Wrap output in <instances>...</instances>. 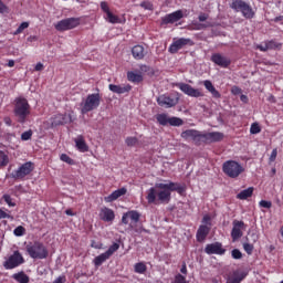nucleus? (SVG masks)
<instances>
[{"label":"nucleus","mask_w":283,"mask_h":283,"mask_svg":"<svg viewBox=\"0 0 283 283\" xmlns=\"http://www.w3.org/2000/svg\"><path fill=\"white\" fill-rule=\"evenodd\" d=\"M185 45H193V41L189 38H180L170 44L168 52H170V54H178V51L182 50Z\"/></svg>","instance_id":"nucleus-13"},{"label":"nucleus","mask_w":283,"mask_h":283,"mask_svg":"<svg viewBox=\"0 0 283 283\" xmlns=\"http://www.w3.org/2000/svg\"><path fill=\"white\" fill-rule=\"evenodd\" d=\"M222 171L228 178H239L244 174V167L235 160H227L222 165Z\"/></svg>","instance_id":"nucleus-5"},{"label":"nucleus","mask_w":283,"mask_h":283,"mask_svg":"<svg viewBox=\"0 0 283 283\" xmlns=\"http://www.w3.org/2000/svg\"><path fill=\"white\" fill-rule=\"evenodd\" d=\"M127 193V188H119L115 191H113L109 196L105 197V202H114L115 200H118L122 196H125Z\"/></svg>","instance_id":"nucleus-26"},{"label":"nucleus","mask_w":283,"mask_h":283,"mask_svg":"<svg viewBox=\"0 0 283 283\" xmlns=\"http://www.w3.org/2000/svg\"><path fill=\"white\" fill-rule=\"evenodd\" d=\"M140 7L145 8V10H151L153 8V6L149 2H142Z\"/></svg>","instance_id":"nucleus-56"},{"label":"nucleus","mask_w":283,"mask_h":283,"mask_svg":"<svg viewBox=\"0 0 283 283\" xmlns=\"http://www.w3.org/2000/svg\"><path fill=\"white\" fill-rule=\"evenodd\" d=\"M259 50H260L261 52H266V51H269V46H268L266 42H265V45H259Z\"/></svg>","instance_id":"nucleus-60"},{"label":"nucleus","mask_w":283,"mask_h":283,"mask_svg":"<svg viewBox=\"0 0 283 283\" xmlns=\"http://www.w3.org/2000/svg\"><path fill=\"white\" fill-rule=\"evenodd\" d=\"M198 19H199L200 22H205V21H207V19H209V14L200 13Z\"/></svg>","instance_id":"nucleus-55"},{"label":"nucleus","mask_w":283,"mask_h":283,"mask_svg":"<svg viewBox=\"0 0 283 283\" xmlns=\"http://www.w3.org/2000/svg\"><path fill=\"white\" fill-rule=\"evenodd\" d=\"M101 106V94L93 93L88 94L84 102L81 103V114H87L90 112H94V109H98Z\"/></svg>","instance_id":"nucleus-4"},{"label":"nucleus","mask_w":283,"mask_h":283,"mask_svg":"<svg viewBox=\"0 0 283 283\" xmlns=\"http://www.w3.org/2000/svg\"><path fill=\"white\" fill-rule=\"evenodd\" d=\"M202 223L209 224V227H211V217L209 214L203 216Z\"/></svg>","instance_id":"nucleus-54"},{"label":"nucleus","mask_w":283,"mask_h":283,"mask_svg":"<svg viewBox=\"0 0 283 283\" xmlns=\"http://www.w3.org/2000/svg\"><path fill=\"white\" fill-rule=\"evenodd\" d=\"M8 12H10V9L8 6H6V3H3V1L0 0V14H6Z\"/></svg>","instance_id":"nucleus-49"},{"label":"nucleus","mask_w":283,"mask_h":283,"mask_svg":"<svg viewBox=\"0 0 283 283\" xmlns=\"http://www.w3.org/2000/svg\"><path fill=\"white\" fill-rule=\"evenodd\" d=\"M203 85H205L206 90H208L210 92V94L213 98H220L222 96L220 94V92H218V90H216V86H213V83H211V81H209V80L203 81Z\"/></svg>","instance_id":"nucleus-28"},{"label":"nucleus","mask_w":283,"mask_h":283,"mask_svg":"<svg viewBox=\"0 0 283 283\" xmlns=\"http://www.w3.org/2000/svg\"><path fill=\"white\" fill-rule=\"evenodd\" d=\"M211 231V227H208L206 224H201L197 230V242H205L207 240V235H209V232Z\"/></svg>","instance_id":"nucleus-25"},{"label":"nucleus","mask_w":283,"mask_h":283,"mask_svg":"<svg viewBox=\"0 0 283 283\" xmlns=\"http://www.w3.org/2000/svg\"><path fill=\"white\" fill-rule=\"evenodd\" d=\"M81 25V18H66L54 24L57 32H67V30H74Z\"/></svg>","instance_id":"nucleus-9"},{"label":"nucleus","mask_w":283,"mask_h":283,"mask_svg":"<svg viewBox=\"0 0 283 283\" xmlns=\"http://www.w3.org/2000/svg\"><path fill=\"white\" fill-rule=\"evenodd\" d=\"M224 138V134L220 132H212V133H203L202 143L210 144V143H220Z\"/></svg>","instance_id":"nucleus-21"},{"label":"nucleus","mask_w":283,"mask_h":283,"mask_svg":"<svg viewBox=\"0 0 283 283\" xmlns=\"http://www.w3.org/2000/svg\"><path fill=\"white\" fill-rule=\"evenodd\" d=\"M254 188L249 187L237 195L238 200H247L253 196Z\"/></svg>","instance_id":"nucleus-32"},{"label":"nucleus","mask_w":283,"mask_h":283,"mask_svg":"<svg viewBox=\"0 0 283 283\" xmlns=\"http://www.w3.org/2000/svg\"><path fill=\"white\" fill-rule=\"evenodd\" d=\"M0 163L4 167H8V164L10 163V158L3 150H0Z\"/></svg>","instance_id":"nucleus-38"},{"label":"nucleus","mask_w":283,"mask_h":283,"mask_svg":"<svg viewBox=\"0 0 283 283\" xmlns=\"http://www.w3.org/2000/svg\"><path fill=\"white\" fill-rule=\"evenodd\" d=\"M7 65L8 67H12L14 65V60H9Z\"/></svg>","instance_id":"nucleus-64"},{"label":"nucleus","mask_w":283,"mask_h":283,"mask_svg":"<svg viewBox=\"0 0 283 283\" xmlns=\"http://www.w3.org/2000/svg\"><path fill=\"white\" fill-rule=\"evenodd\" d=\"M259 206L262 207L263 209H271V207H273V203L271 201L261 200L259 202Z\"/></svg>","instance_id":"nucleus-48"},{"label":"nucleus","mask_w":283,"mask_h":283,"mask_svg":"<svg viewBox=\"0 0 283 283\" xmlns=\"http://www.w3.org/2000/svg\"><path fill=\"white\" fill-rule=\"evenodd\" d=\"M34 171V164L32 161H27L22 164L17 170L10 174V178L13 180H23L25 176H30Z\"/></svg>","instance_id":"nucleus-8"},{"label":"nucleus","mask_w":283,"mask_h":283,"mask_svg":"<svg viewBox=\"0 0 283 283\" xmlns=\"http://www.w3.org/2000/svg\"><path fill=\"white\" fill-rule=\"evenodd\" d=\"M140 220V213L136 210H130L123 214L122 224H128L129 229H134Z\"/></svg>","instance_id":"nucleus-11"},{"label":"nucleus","mask_w":283,"mask_h":283,"mask_svg":"<svg viewBox=\"0 0 283 283\" xmlns=\"http://www.w3.org/2000/svg\"><path fill=\"white\" fill-rule=\"evenodd\" d=\"M275 158H277V148H274L270 155V163H275Z\"/></svg>","instance_id":"nucleus-53"},{"label":"nucleus","mask_w":283,"mask_h":283,"mask_svg":"<svg viewBox=\"0 0 283 283\" xmlns=\"http://www.w3.org/2000/svg\"><path fill=\"white\" fill-rule=\"evenodd\" d=\"M13 280L19 283H29L30 282V276L24 274L23 272H19L12 275Z\"/></svg>","instance_id":"nucleus-34"},{"label":"nucleus","mask_w":283,"mask_h":283,"mask_svg":"<svg viewBox=\"0 0 283 283\" xmlns=\"http://www.w3.org/2000/svg\"><path fill=\"white\" fill-rule=\"evenodd\" d=\"M28 28H30V22H22L13 32V34L17 36L18 34H21L23 30H28Z\"/></svg>","instance_id":"nucleus-36"},{"label":"nucleus","mask_w":283,"mask_h":283,"mask_svg":"<svg viewBox=\"0 0 283 283\" xmlns=\"http://www.w3.org/2000/svg\"><path fill=\"white\" fill-rule=\"evenodd\" d=\"M108 88L113 94H127L132 92V85L129 84H123V85H115V84H109Z\"/></svg>","instance_id":"nucleus-23"},{"label":"nucleus","mask_w":283,"mask_h":283,"mask_svg":"<svg viewBox=\"0 0 283 283\" xmlns=\"http://www.w3.org/2000/svg\"><path fill=\"white\" fill-rule=\"evenodd\" d=\"M171 191H177V193L182 196L184 192L187 191V188L172 181L155 184V187H151L146 191V200L148 205H157V202L169 205L171 201Z\"/></svg>","instance_id":"nucleus-1"},{"label":"nucleus","mask_w":283,"mask_h":283,"mask_svg":"<svg viewBox=\"0 0 283 283\" xmlns=\"http://www.w3.org/2000/svg\"><path fill=\"white\" fill-rule=\"evenodd\" d=\"M247 275V272H233V274L227 279V283H241Z\"/></svg>","instance_id":"nucleus-27"},{"label":"nucleus","mask_w":283,"mask_h":283,"mask_svg":"<svg viewBox=\"0 0 283 283\" xmlns=\"http://www.w3.org/2000/svg\"><path fill=\"white\" fill-rule=\"evenodd\" d=\"M13 234H14L17 238H21V237L25 235V228H24L23 226L17 227V228L13 230Z\"/></svg>","instance_id":"nucleus-39"},{"label":"nucleus","mask_w":283,"mask_h":283,"mask_svg":"<svg viewBox=\"0 0 283 283\" xmlns=\"http://www.w3.org/2000/svg\"><path fill=\"white\" fill-rule=\"evenodd\" d=\"M125 143L127 145V147H136V145H138V139L136 137H127L125 139Z\"/></svg>","instance_id":"nucleus-40"},{"label":"nucleus","mask_w":283,"mask_h":283,"mask_svg":"<svg viewBox=\"0 0 283 283\" xmlns=\"http://www.w3.org/2000/svg\"><path fill=\"white\" fill-rule=\"evenodd\" d=\"M104 19L108 22V23H113V24H116V23H125V18L124 19H120L118 18V15H114V13L108 12L106 13V17H104Z\"/></svg>","instance_id":"nucleus-30"},{"label":"nucleus","mask_w":283,"mask_h":283,"mask_svg":"<svg viewBox=\"0 0 283 283\" xmlns=\"http://www.w3.org/2000/svg\"><path fill=\"white\" fill-rule=\"evenodd\" d=\"M231 255H232L233 260H242V252L238 249H233L231 251Z\"/></svg>","instance_id":"nucleus-46"},{"label":"nucleus","mask_w":283,"mask_h":283,"mask_svg":"<svg viewBox=\"0 0 283 283\" xmlns=\"http://www.w3.org/2000/svg\"><path fill=\"white\" fill-rule=\"evenodd\" d=\"M240 101H242V103H248L249 102V97H247V95H241L240 96Z\"/></svg>","instance_id":"nucleus-62"},{"label":"nucleus","mask_w":283,"mask_h":283,"mask_svg":"<svg viewBox=\"0 0 283 283\" xmlns=\"http://www.w3.org/2000/svg\"><path fill=\"white\" fill-rule=\"evenodd\" d=\"M205 253L208 255H224V253H227V249L222 248L220 242H214L206 245Z\"/></svg>","instance_id":"nucleus-17"},{"label":"nucleus","mask_w":283,"mask_h":283,"mask_svg":"<svg viewBox=\"0 0 283 283\" xmlns=\"http://www.w3.org/2000/svg\"><path fill=\"white\" fill-rule=\"evenodd\" d=\"M132 54L136 61H143L147 56V50H145V46L137 44L133 46Z\"/></svg>","instance_id":"nucleus-24"},{"label":"nucleus","mask_w":283,"mask_h":283,"mask_svg":"<svg viewBox=\"0 0 283 283\" xmlns=\"http://www.w3.org/2000/svg\"><path fill=\"white\" fill-rule=\"evenodd\" d=\"M3 120L8 125V127L12 126V119L10 117H4Z\"/></svg>","instance_id":"nucleus-61"},{"label":"nucleus","mask_w":283,"mask_h":283,"mask_svg":"<svg viewBox=\"0 0 283 283\" xmlns=\"http://www.w3.org/2000/svg\"><path fill=\"white\" fill-rule=\"evenodd\" d=\"M43 70V63L39 62L36 65H35V72H42Z\"/></svg>","instance_id":"nucleus-57"},{"label":"nucleus","mask_w":283,"mask_h":283,"mask_svg":"<svg viewBox=\"0 0 283 283\" xmlns=\"http://www.w3.org/2000/svg\"><path fill=\"white\" fill-rule=\"evenodd\" d=\"M265 43H266V45H268V50H277V48H281V46H282L281 43H279V42H276V41H273V40L268 41V42H265Z\"/></svg>","instance_id":"nucleus-41"},{"label":"nucleus","mask_w":283,"mask_h":283,"mask_svg":"<svg viewBox=\"0 0 283 283\" xmlns=\"http://www.w3.org/2000/svg\"><path fill=\"white\" fill-rule=\"evenodd\" d=\"M25 263V259H23V254L19 252V250L14 251L13 254H11L8 260L3 262V266L7 271H10L12 269H17V266H21V264Z\"/></svg>","instance_id":"nucleus-10"},{"label":"nucleus","mask_w":283,"mask_h":283,"mask_svg":"<svg viewBox=\"0 0 283 283\" xmlns=\"http://www.w3.org/2000/svg\"><path fill=\"white\" fill-rule=\"evenodd\" d=\"M116 218V213H114V210L104 207L99 210V219L103 220V222H114Z\"/></svg>","instance_id":"nucleus-22"},{"label":"nucleus","mask_w":283,"mask_h":283,"mask_svg":"<svg viewBox=\"0 0 283 283\" xmlns=\"http://www.w3.org/2000/svg\"><path fill=\"white\" fill-rule=\"evenodd\" d=\"M127 80L130 81V83H143V74L129 71L127 73Z\"/></svg>","instance_id":"nucleus-31"},{"label":"nucleus","mask_w":283,"mask_h":283,"mask_svg":"<svg viewBox=\"0 0 283 283\" xmlns=\"http://www.w3.org/2000/svg\"><path fill=\"white\" fill-rule=\"evenodd\" d=\"M109 255H107L106 252L95 256V259L93 260V264L95 266H101L104 262H107V260H109Z\"/></svg>","instance_id":"nucleus-33"},{"label":"nucleus","mask_w":283,"mask_h":283,"mask_svg":"<svg viewBox=\"0 0 283 283\" xmlns=\"http://www.w3.org/2000/svg\"><path fill=\"white\" fill-rule=\"evenodd\" d=\"M25 251L32 260H45L50 252L48 251V247L43 244L41 241L29 242L25 245Z\"/></svg>","instance_id":"nucleus-3"},{"label":"nucleus","mask_w":283,"mask_h":283,"mask_svg":"<svg viewBox=\"0 0 283 283\" xmlns=\"http://www.w3.org/2000/svg\"><path fill=\"white\" fill-rule=\"evenodd\" d=\"M70 123H73L72 115L71 114H55L51 117V125L52 127H59V125H67Z\"/></svg>","instance_id":"nucleus-16"},{"label":"nucleus","mask_w":283,"mask_h":283,"mask_svg":"<svg viewBox=\"0 0 283 283\" xmlns=\"http://www.w3.org/2000/svg\"><path fill=\"white\" fill-rule=\"evenodd\" d=\"M158 125H161V127H167V125H170V127H180L185 125V122L180 117L176 116H169L167 113H160L155 116Z\"/></svg>","instance_id":"nucleus-6"},{"label":"nucleus","mask_w":283,"mask_h":283,"mask_svg":"<svg viewBox=\"0 0 283 283\" xmlns=\"http://www.w3.org/2000/svg\"><path fill=\"white\" fill-rule=\"evenodd\" d=\"M184 17H185V13L182 12V10H177L172 13H169L163 17L160 25H169V24L178 23V21H180V19H182Z\"/></svg>","instance_id":"nucleus-15"},{"label":"nucleus","mask_w":283,"mask_h":283,"mask_svg":"<svg viewBox=\"0 0 283 283\" xmlns=\"http://www.w3.org/2000/svg\"><path fill=\"white\" fill-rule=\"evenodd\" d=\"M210 61L214 63V65H219V67H229L231 65V59L220 54V53H213L211 55Z\"/></svg>","instance_id":"nucleus-20"},{"label":"nucleus","mask_w":283,"mask_h":283,"mask_svg":"<svg viewBox=\"0 0 283 283\" xmlns=\"http://www.w3.org/2000/svg\"><path fill=\"white\" fill-rule=\"evenodd\" d=\"M232 224H233V228L231 231V238H232V241L235 242L240 240V238H242L243 235L242 230L247 229V224H244V221H238V220H234Z\"/></svg>","instance_id":"nucleus-18"},{"label":"nucleus","mask_w":283,"mask_h":283,"mask_svg":"<svg viewBox=\"0 0 283 283\" xmlns=\"http://www.w3.org/2000/svg\"><path fill=\"white\" fill-rule=\"evenodd\" d=\"M32 129L25 130L21 134V140H31L32 139Z\"/></svg>","instance_id":"nucleus-45"},{"label":"nucleus","mask_w":283,"mask_h":283,"mask_svg":"<svg viewBox=\"0 0 283 283\" xmlns=\"http://www.w3.org/2000/svg\"><path fill=\"white\" fill-rule=\"evenodd\" d=\"M60 159L62 163H66V165H74V159H72L67 154H62Z\"/></svg>","instance_id":"nucleus-42"},{"label":"nucleus","mask_w":283,"mask_h":283,"mask_svg":"<svg viewBox=\"0 0 283 283\" xmlns=\"http://www.w3.org/2000/svg\"><path fill=\"white\" fill-rule=\"evenodd\" d=\"M260 132H262L260 125L258 123H253L250 127V134H260Z\"/></svg>","instance_id":"nucleus-44"},{"label":"nucleus","mask_w":283,"mask_h":283,"mask_svg":"<svg viewBox=\"0 0 283 283\" xmlns=\"http://www.w3.org/2000/svg\"><path fill=\"white\" fill-rule=\"evenodd\" d=\"M180 272H181L184 275H187V263H182L181 269H180Z\"/></svg>","instance_id":"nucleus-58"},{"label":"nucleus","mask_w":283,"mask_h":283,"mask_svg":"<svg viewBox=\"0 0 283 283\" xmlns=\"http://www.w3.org/2000/svg\"><path fill=\"white\" fill-rule=\"evenodd\" d=\"M75 146L78 149V151H82V154H85V151L90 150V147L87 146L85 139L81 135L77 138H75Z\"/></svg>","instance_id":"nucleus-29"},{"label":"nucleus","mask_w":283,"mask_h":283,"mask_svg":"<svg viewBox=\"0 0 283 283\" xmlns=\"http://www.w3.org/2000/svg\"><path fill=\"white\" fill-rule=\"evenodd\" d=\"M202 136H203V133L196 129H187L181 133V138H184L185 140H189V138H191L195 145H198V146L202 145Z\"/></svg>","instance_id":"nucleus-14"},{"label":"nucleus","mask_w":283,"mask_h":283,"mask_svg":"<svg viewBox=\"0 0 283 283\" xmlns=\"http://www.w3.org/2000/svg\"><path fill=\"white\" fill-rule=\"evenodd\" d=\"M65 214L66 216H74V212L72 211V209H67V210H65Z\"/></svg>","instance_id":"nucleus-63"},{"label":"nucleus","mask_w":283,"mask_h":283,"mask_svg":"<svg viewBox=\"0 0 283 283\" xmlns=\"http://www.w3.org/2000/svg\"><path fill=\"white\" fill-rule=\"evenodd\" d=\"M101 10H103L105 12V14H108V12H112L109 10V4H107V2H105V1L101 2Z\"/></svg>","instance_id":"nucleus-51"},{"label":"nucleus","mask_w":283,"mask_h":283,"mask_svg":"<svg viewBox=\"0 0 283 283\" xmlns=\"http://www.w3.org/2000/svg\"><path fill=\"white\" fill-rule=\"evenodd\" d=\"M6 218L12 220V216H10L8 212L3 211V209L0 208V220H6Z\"/></svg>","instance_id":"nucleus-52"},{"label":"nucleus","mask_w":283,"mask_h":283,"mask_svg":"<svg viewBox=\"0 0 283 283\" xmlns=\"http://www.w3.org/2000/svg\"><path fill=\"white\" fill-rule=\"evenodd\" d=\"M120 249V244H118V243H113L109 248H108V250H107V252H105L106 253V255L107 256H112V254L113 253H116V251H118Z\"/></svg>","instance_id":"nucleus-37"},{"label":"nucleus","mask_w":283,"mask_h":283,"mask_svg":"<svg viewBox=\"0 0 283 283\" xmlns=\"http://www.w3.org/2000/svg\"><path fill=\"white\" fill-rule=\"evenodd\" d=\"M91 247H92V249H101V244L97 243L96 241H92Z\"/></svg>","instance_id":"nucleus-59"},{"label":"nucleus","mask_w":283,"mask_h":283,"mask_svg":"<svg viewBox=\"0 0 283 283\" xmlns=\"http://www.w3.org/2000/svg\"><path fill=\"white\" fill-rule=\"evenodd\" d=\"M2 199L8 203V207H17V203L12 201V197L10 195H3Z\"/></svg>","instance_id":"nucleus-43"},{"label":"nucleus","mask_w":283,"mask_h":283,"mask_svg":"<svg viewBox=\"0 0 283 283\" xmlns=\"http://www.w3.org/2000/svg\"><path fill=\"white\" fill-rule=\"evenodd\" d=\"M135 273H138L139 275H143L147 273V265L143 262H138L134 265Z\"/></svg>","instance_id":"nucleus-35"},{"label":"nucleus","mask_w":283,"mask_h":283,"mask_svg":"<svg viewBox=\"0 0 283 283\" xmlns=\"http://www.w3.org/2000/svg\"><path fill=\"white\" fill-rule=\"evenodd\" d=\"M230 8L235 12H241L244 19H253V17H255V11H253V8H251L249 3L244 2L243 0H232Z\"/></svg>","instance_id":"nucleus-7"},{"label":"nucleus","mask_w":283,"mask_h":283,"mask_svg":"<svg viewBox=\"0 0 283 283\" xmlns=\"http://www.w3.org/2000/svg\"><path fill=\"white\" fill-rule=\"evenodd\" d=\"M175 283H187V277H185L182 274H177L175 276Z\"/></svg>","instance_id":"nucleus-50"},{"label":"nucleus","mask_w":283,"mask_h":283,"mask_svg":"<svg viewBox=\"0 0 283 283\" xmlns=\"http://www.w3.org/2000/svg\"><path fill=\"white\" fill-rule=\"evenodd\" d=\"M178 97H170L167 95H160L157 97V103L160 107H165L166 109H169L171 107H176L178 105Z\"/></svg>","instance_id":"nucleus-19"},{"label":"nucleus","mask_w":283,"mask_h":283,"mask_svg":"<svg viewBox=\"0 0 283 283\" xmlns=\"http://www.w3.org/2000/svg\"><path fill=\"white\" fill-rule=\"evenodd\" d=\"M13 113L18 123H21L23 125V123L28 122V117L30 116L31 111L30 103L25 97L20 96L14 99Z\"/></svg>","instance_id":"nucleus-2"},{"label":"nucleus","mask_w":283,"mask_h":283,"mask_svg":"<svg viewBox=\"0 0 283 283\" xmlns=\"http://www.w3.org/2000/svg\"><path fill=\"white\" fill-rule=\"evenodd\" d=\"M177 87H179L184 94L190 96L191 98H201L202 96H205L203 92L198 88H193V86L187 83H178Z\"/></svg>","instance_id":"nucleus-12"},{"label":"nucleus","mask_w":283,"mask_h":283,"mask_svg":"<svg viewBox=\"0 0 283 283\" xmlns=\"http://www.w3.org/2000/svg\"><path fill=\"white\" fill-rule=\"evenodd\" d=\"M253 244L251 243H243V250L245 251V253H248V255H252L253 254Z\"/></svg>","instance_id":"nucleus-47"}]
</instances>
